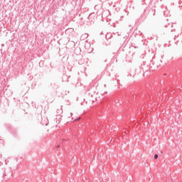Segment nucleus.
Here are the masks:
<instances>
[{
  "label": "nucleus",
  "instance_id": "1",
  "mask_svg": "<svg viewBox=\"0 0 182 182\" xmlns=\"http://www.w3.org/2000/svg\"><path fill=\"white\" fill-rule=\"evenodd\" d=\"M154 159H155L156 160H157V159H159V155L155 154V155H154Z\"/></svg>",
  "mask_w": 182,
  "mask_h": 182
},
{
  "label": "nucleus",
  "instance_id": "2",
  "mask_svg": "<svg viewBox=\"0 0 182 182\" xmlns=\"http://www.w3.org/2000/svg\"><path fill=\"white\" fill-rule=\"evenodd\" d=\"M77 120H80V118H79Z\"/></svg>",
  "mask_w": 182,
  "mask_h": 182
}]
</instances>
